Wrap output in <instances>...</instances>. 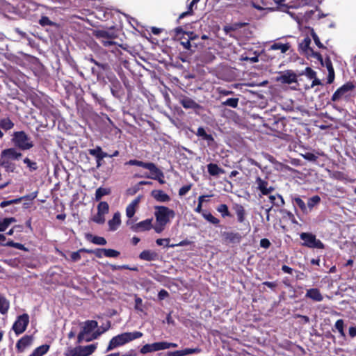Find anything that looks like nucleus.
Segmentation results:
<instances>
[{"instance_id":"f257e3e1","label":"nucleus","mask_w":356,"mask_h":356,"mask_svg":"<svg viewBox=\"0 0 356 356\" xmlns=\"http://www.w3.org/2000/svg\"><path fill=\"white\" fill-rule=\"evenodd\" d=\"M154 216L156 224L154 229L156 233H161L171 219L175 218V212L165 206H154Z\"/></svg>"},{"instance_id":"f03ea898","label":"nucleus","mask_w":356,"mask_h":356,"mask_svg":"<svg viewBox=\"0 0 356 356\" xmlns=\"http://www.w3.org/2000/svg\"><path fill=\"white\" fill-rule=\"evenodd\" d=\"M126 165H136V166H139V167H142L143 168L147 169L149 170L151 175H145V177L153 179H158L161 184L164 183V180L163 179V172L154 163L143 162L142 161H138L136 159H131L126 163Z\"/></svg>"},{"instance_id":"7ed1b4c3","label":"nucleus","mask_w":356,"mask_h":356,"mask_svg":"<svg viewBox=\"0 0 356 356\" xmlns=\"http://www.w3.org/2000/svg\"><path fill=\"white\" fill-rule=\"evenodd\" d=\"M142 336L143 333L140 332H124L117 335L110 341L107 348V351H110L118 346H122L136 339L140 338Z\"/></svg>"},{"instance_id":"20e7f679","label":"nucleus","mask_w":356,"mask_h":356,"mask_svg":"<svg viewBox=\"0 0 356 356\" xmlns=\"http://www.w3.org/2000/svg\"><path fill=\"white\" fill-rule=\"evenodd\" d=\"M93 35L105 47L116 45L115 40L118 38V34L113 31L108 30H95L93 31Z\"/></svg>"},{"instance_id":"39448f33","label":"nucleus","mask_w":356,"mask_h":356,"mask_svg":"<svg viewBox=\"0 0 356 356\" xmlns=\"http://www.w3.org/2000/svg\"><path fill=\"white\" fill-rule=\"evenodd\" d=\"M12 142L21 150H27L33 147V143L24 131H15Z\"/></svg>"},{"instance_id":"423d86ee","label":"nucleus","mask_w":356,"mask_h":356,"mask_svg":"<svg viewBox=\"0 0 356 356\" xmlns=\"http://www.w3.org/2000/svg\"><path fill=\"white\" fill-rule=\"evenodd\" d=\"M286 119L285 118L274 117L268 120V126L274 132L278 134H286Z\"/></svg>"},{"instance_id":"0eeeda50","label":"nucleus","mask_w":356,"mask_h":356,"mask_svg":"<svg viewBox=\"0 0 356 356\" xmlns=\"http://www.w3.org/2000/svg\"><path fill=\"white\" fill-rule=\"evenodd\" d=\"M254 184L256 185V189L260 193V197L263 195H268L275 191V188L269 184L267 177L262 179L260 176H257Z\"/></svg>"},{"instance_id":"6e6552de","label":"nucleus","mask_w":356,"mask_h":356,"mask_svg":"<svg viewBox=\"0 0 356 356\" xmlns=\"http://www.w3.org/2000/svg\"><path fill=\"white\" fill-rule=\"evenodd\" d=\"M355 88V85L351 82L348 81L339 87L332 95L331 100L333 102H337L341 99L343 97H346L347 93L353 91Z\"/></svg>"},{"instance_id":"1a4fd4ad","label":"nucleus","mask_w":356,"mask_h":356,"mask_svg":"<svg viewBox=\"0 0 356 356\" xmlns=\"http://www.w3.org/2000/svg\"><path fill=\"white\" fill-rule=\"evenodd\" d=\"M174 37L176 40L180 41L181 45L183 46V47L185 49L193 51L192 48V43L190 41V39L188 38V37H185L186 35L187 32L184 31L181 26H178L174 29Z\"/></svg>"},{"instance_id":"9d476101","label":"nucleus","mask_w":356,"mask_h":356,"mask_svg":"<svg viewBox=\"0 0 356 356\" xmlns=\"http://www.w3.org/2000/svg\"><path fill=\"white\" fill-rule=\"evenodd\" d=\"M29 322V316L27 314H23L18 316L17 321L15 322L13 330L17 334L24 332Z\"/></svg>"},{"instance_id":"9b49d317","label":"nucleus","mask_w":356,"mask_h":356,"mask_svg":"<svg viewBox=\"0 0 356 356\" xmlns=\"http://www.w3.org/2000/svg\"><path fill=\"white\" fill-rule=\"evenodd\" d=\"M244 236V234L236 231H227L222 233V237L225 242L234 244L239 243Z\"/></svg>"},{"instance_id":"f8f14e48","label":"nucleus","mask_w":356,"mask_h":356,"mask_svg":"<svg viewBox=\"0 0 356 356\" xmlns=\"http://www.w3.org/2000/svg\"><path fill=\"white\" fill-rule=\"evenodd\" d=\"M300 238L303 241L302 245H323L320 240L316 239V235L310 232L301 233Z\"/></svg>"},{"instance_id":"ddd939ff","label":"nucleus","mask_w":356,"mask_h":356,"mask_svg":"<svg viewBox=\"0 0 356 356\" xmlns=\"http://www.w3.org/2000/svg\"><path fill=\"white\" fill-rule=\"evenodd\" d=\"M22 156V154L19 152H17L16 149L7 148L1 151V157L6 158L10 160H19Z\"/></svg>"},{"instance_id":"4468645a","label":"nucleus","mask_w":356,"mask_h":356,"mask_svg":"<svg viewBox=\"0 0 356 356\" xmlns=\"http://www.w3.org/2000/svg\"><path fill=\"white\" fill-rule=\"evenodd\" d=\"M232 209L234 211L236 216L237 221L239 223H243L246 218V211L244 207L238 203H235L232 206Z\"/></svg>"},{"instance_id":"2eb2a0df","label":"nucleus","mask_w":356,"mask_h":356,"mask_svg":"<svg viewBox=\"0 0 356 356\" xmlns=\"http://www.w3.org/2000/svg\"><path fill=\"white\" fill-rule=\"evenodd\" d=\"M132 228L136 232H144L150 230L152 228L154 229V226L152 225V219H146L140 221L134 225Z\"/></svg>"},{"instance_id":"dca6fc26","label":"nucleus","mask_w":356,"mask_h":356,"mask_svg":"<svg viewBox=\"0 0 356 356\" xmlns=\"http://www.w3.org/2000/svg\"><path fill=\"white\" fill-rule=\"evenodd\" d=\"M88 153L96 159L97 168H99L102 165V161L104 159V154H102V149L100 146H97L94 149H89Z\"/></svg>"},{"instance_id":"f3484780","label":"nucleus","mask_w":356,"mask_h":356,"mask_svg":"<svg viewBox=\"0 0 356 356\" xmlns=\"http://www.w3.org/2000/svg\"><path fill=\"white\" fill-rule=\"evenodd\" d=\"M111 91L112 95L118 99H120L124 95V90L118 79L111 82Z\"/></svg>"},{"instance_id":"a211bd4d","label":"nucleus","mask_w":356,"mask_h":356,"mask_svg":"<svg viewBox=\"0 0 356 356\" xmlns=\"http://www.w3.org/2000/svg\"><path fill=\"white\" fill-rule=\"evenodd\" d=\"M292 204L296 211V208L298 207L303 213H308L307 204L298 195H291Z\"/></svg>"},{"instance_id":"6ab92c4d","label":"nucleus","mask_w":356,"mask_h":356,"mask_svg":"<svg viewBox=\"0 0 356 356\" xmlns=\"http://www.w3.org/2000/svg\"><path fill=\"white\" fill-rule=\"evenodd\" d=\"M196 135L202 140H206L209 146H211L215 143L213 136L207 134L202 127H198Z\"/></svg>"},{"instance_id":"aec40b11","label":"nucleus","mask_w":356,"mask_h":356,"mask_svg":"<svg viewBox=\"0 0 356 356\" xmlns=\"http://www.w3.org/2000/svg\"><path fill=\"white\" fill-rule=\"evenodd\" d=\"M151 195L159 202H168L170 200V197L162 190H153Z\"/></svg>"},{"instance_id":"412c9836","label":"nucleus","mask_w":356,"mask_h":356,"mask_svg":"<svg viewBox=\"0 0 356 356\" xmlns=\"http://www.w3.org/2000/svg\"><path fill=\"white\" fill-rule=\"evenodd\" d=\"M32 342L33 337L26 335L17 341L16 348L19 352L22 353L25 350L26 348L29 346Z\"/></svg>"},{"instance_id":"4be33fe9","label":"nucleus","mask_w":356,"mask_h":356,"mask_svg":"<svg viewBox=\"0 0 356 356\" xmlns=\"http://www.w3.org/2000/svg\"><path fill=\"white\" fill-rule=\"evenodd\" d=\"M330 178H332L333 179L341 181H344V182L353 183L355 181L354 179H350L348 177V176L346 174H345L343 172L338 171V170L333 171L330 175Z\"/></svg>"},{"instance_id":"5701e85b","label":"nucleus","mask_w":356,"mask_h":356,"mask_svg":"<svg viewBox=\"0 0 356 356\" xmlns=\"http://www.w3.org/2000/svg\"><path fill=\"white\" fill-rule=\"evenodd\" d=\"M268 195H269L268 197H269L270 202L273 206L277 207V208H281L284 206V204H285L284 200L280 194H279V193H276L275 195L270 194Z\"/></svg>"},{"instance_id":"b1692460","label":"nucleus","mask_w":356,"mask_h":356,"mask_svg":"<svg viewBox=\"0 0 356 356\" xmlns=\"http://www.w3.org/2000/svg\"><path fill=\"white\" fill-rule=\"evenodd\" d=\"M0 166L5 169L7 172H14L16 169V165L12 160L4 158H0Z\"/></svg>"},{"instance_id":"393cba45","label":"nucleus","mask_w":356,"mask_h":356,"mask_svg":"<svg viewBox=\"0 0 356 356\" xmlns=\"http://www.w3.org/2000/svg\"><path fill=\"white\" fill-rule=\"evenodd\" d=\"M283 83L291 84L297 81V76L295 73L291 71H286L284 74L279 78Z\"/></svg>"},{"instance_id":"a878e982","label":"nucleus","mask_w":356,"mask_h":356,"mask_svg":"<svg viewBox=\"0 0 356 356\" xmlns=\"http://www.w3.org/2000/svg\"><path fill=\"white\" fill-rule=\"evenodd\" d=\"M305 296L316 302H321L323 299L320 291L316 288L307 290Z\"/></svg>"},{"instance_id":"bb28decb","label":"nucleus","mask_w":356,"mask_h":356,"mask_svg":"<svg viewBox=\"0 0 356 356\" xmlns=\"http://www.w3.org/2000/svg\"><path fill=\"white\" fill-rule=\"evenodd\" d=\"M120 223V212H116L114 213L112 219L109 220L108 222L109 230L115 231L119 227Z\"/></svg>"},{"instance_id":"cd10ccee","label":"nucleus","mask_w":356,"mask_h":356,"mask_svg":"<svg viewBox=\"0 0 356 356\" xmlns=\"http://www.w3.org/2000/svg\"><path fill=\"white\" fill-rule=\"evenodd\" d=\"M180 104H181V106L184 108H187V109L188 108L199 109L201 107L199 104L195 102L193 99H192L189 97H185L184 98H183L181 100Z\"/></svg>"},{"instance_id":"c85d7f7f","label":"nucleus","mask_w":356,"mask_h":356,"mask_svg":"<svg viewBox=\"0 0 356 356\" xmlns=\"http://www.w3.org/2000/svg\"><path fill=\"white\" fill-rule=\"evenodd\" d=\"M95 253L98 257H101L102 254L108 257H117L120 255V252L113 249H98Z\"/></svg>"},{"instance_id":"c756f323","label":"nucleus","mask_w":356,"mask_h":356,"mask_svg":"<svg viewBox=\"0 0 356 356\" xmlns=\"http://www.w3.org/2000/svg\"><path fill=\"white\" fill-rule=\"evenodd\" d=\"M207 171L211 176L213 177L218 176L220 174L225 172V170L222 168H220L217 164L213 163H209L207 165Z\"/></svg>"},{"instance_id":"7c9ffc66","label":"nucleus","mask_w":356,"mask_h":356,"mask_svg":"<svg viewBox=\"0 0 356 356\" xmlns=\"http://www.w3.org/2000/svg\"><path fill=\"white\" fill-rule=\"evenodd\" d=\"M139 257L143 260L151 261L157 259L158 254L154 251L144 250L140 254Z\"/></svg>"},{"instance_id":"2f4dec72","label":"nucleus","mask_w":356,"mask_h":356,"mask_svg":"<svg viewBox=\"0 0 356 356\" xmlns=\"http://www.w3.org/2000/svg\"><path fill=\"white\" fill-rule=\"evenodd\" d=\"M86 238L88 242L95 245H106V241L104 237L94 236L91 234H86Z\"/></svg>"},{"instance_id":"473e14b6","label":"nucleus","mask_w":356,"mask_h":356,"mask_svg":"<svg viewBox=\"0 0 356 356\" xmlns=\"http://www.w3.org/2000/svg\"><path fill=\"white\" fill-rule=\"evenodd\" d=\"M291 46L289 42L282 44L281 42H275L269 48V50H280L284 54L291 49Z\"/></svg>"},{"instance_id":"72a5a7b5","label":"nucleus","mask_w":356,"mask_h":356,"mask_svg":"<svg viewBox=\"0 0 356 356\" xmlns=\"http://www.w3.org/2000/svg\"><path fill=\"white\" fill-rule=\"evenodd\" d=\"M216 211L220 213L221 217L222 218H232L233 215L231 213V212L229 210V207L225 204H219L216 208Z\"/></svg>"},{"instance_id":"f704fd0d","label":"nucleus","mask_w":356,"mask_h":356,"mask_svg":"<svg viewBox=\"0 0 356 356\" xmlns=\"http://www.w3.org/2000/svg\"><path fill=\"white\" fill-rule=\"evenodd\" d=\"M311 39L307 36L304 38V40L299 44L300 49L302 51L303 53L309 55L311 54V49H313L310 47Z\"/></svg>"},{"instance_id":"c9c22d12","label":"nucleus","mask_w":356,"mask_h":356,"mask_svg":"<svg viewBox=\"0 0 356 356\" xmlns=\"http://www.w3.org/2000/svg\"><path fill=\"white\" fill-rule=\"evenodd\" d=\"M14 126V122L8 117L0 119V128L5 131L12 129Z\"/></svg>"},{"instance_id":"e433bc0d","label":"nucleus","mask_w":356,"mask_h":356,"mask_svg":"<svg viewBox=\"0 0 356 356\" xmlns=\"http://www.w3.org/2000/svg\"><path fill=\"white\" fill-rule=\"evenodd\" d=\"M321 202V197L318 195H314L309 198L307 203V211H311L313 208Z\"/></svg>"},{"instance_id":"4c0bfd02","label":"nucleus","mask_w":356,"mask_h":356,"mask_svg":"<svg viewBox=\"0 0 356 356\" xmlns=\"http://www.w3.org/2000/svg\"><path fill=\"white\" fill-rule=\"evenodd\" d=\"M97 325V322L95 321H87L85 322L82 331L87 334L95 329Z\"/></svg>"},{"instance_id":"58836bf2","label":"nucleus","mask_w":356,"mask_h":356,"mask_svg":"<svg viewBox=\"0 0 356 356\" xmlns=\"http://www.w3.org/2000/svg\"><path fill=\"white\" fill-rule=\"evenodd\" d=\"M202 216L206 220L216 226L218 225L220 222L218 218L213 216L210 212L207 211L202 212Z\"/></svg>"},{"instance_id":"ea45409f","label":"nucleus","mask_w":356,"mask_h":356,"mask_svg":"<svg viewBox=\"0 0 356 356\" xmlns=\"http://www.w3.org/2000/svg\"><path fill=\"white\" fill-rule=\"evenodd\" d=\"M110 193V188L103 187L98 188L95 191V201H99L103 196L109 195Z\"/></svg>"},{"instance_id":"a19ab883","label":"nucleus","mask_w":356,"mask_h":356,"mask_svg":"<svg viewBox=\"0 0 356 356\" xmlns=\"http://www.w3.org/2000/svg\"><path fill=\"white\" fill-rule=\"evenodd\" d=\"M79 349L83 354V356H88L91 355L96 349V346L91 344L86 346H78Z\"/></svg>"},{"instance_id":"79ce46f5","label":"nucleus","mask_w":356,"mask_h":356,"mask_svg":"<svg viewBox=\"0 0 356 356\" xmlns=\"http://www.w3.org/2000/svg\"><path fill=\"white\" fill-rule=\"evenodd\" d=\"M49 348V345H42L40 347L37 348L29 356H42L48 351Z\"/></svg>"},{"instance_id":"37998d69","label":"nucleus","mask_w":356,"mask_h":356,"mask_svg":"<svg viewBox=\"0 0 356 356\" xmlns=\"http://www.w3.org/2000/svg\"><path fill=\"white\" fill-rule=\"evenodd\" d=\"M215 58V56L209 51H206L200 55L201 61L206 63L212 62Z\"/></svg>"},{"instance_id":"c03bdc74","label":"nucleus","mask_w":356,"mask_h":356,"mask_svg":"<svg viewBox=\"0 0 356 356\" xmlns=\"http://www.w3.org/2000/svg\"><path fill=\"white\" fill-rule=\"evenodd\" d=\"M15 222H16V219L13 217L4 218L2 221H0V232L5 231L10 223Z\"/></svg>"},{"instance_id":"a18cd8bd","label":"nucleus","mask_w":356,"mask_h":356,"mask_svg":"<svg viewBox=\"0 0 356 356\" xmlns=\"http://www.w3.org/2000/svg\"><path fill=\"white\" fill-rule=\"evenodd\" d=\"M239 99L236 97L228 98L225 101L222 102V106H229L233 108H236L238 105Z\"/></svg>"},{"instance_id":"49530a36","label":"nucleus","mask_w":356,"mask_h":356,"mask_svg":"<svg viewBox=\"0 0 356 356\" xmlns=\"http://www.w3.org/2000/svg\"><path fill=\"white\" fill-rule=\"evenodd\" d=\"M9 309V302L3 297L0 295V312L2 314L7 313Z\"/></svg>"},{"instance_id":"de8ad7c7","label":"nucleus","mask_w":356,"mask_h":356,"mask_svg":"<svg viewBox=\"0 0 356 356\" xmlns=\"http://www.w3.org/2000/svg\"><path fill=\"white\" fill-rule=\"evenodd\" d=\"M110 326H111L110 322H109V321H108V323H107V325H106V327H104V328L103 329V330H102V331L97 330V331L94 332L92 334L91 337H87V338L86 339V341L89 342V341H92V340H93V339H97V338L99 336H100L103 332H106V330L110 327Z\"/></svg>"},{"instance_id":"09e8293b","label":"nucleus","mask_w":356,"mask_h":356,"mask_svg":"<svg viewBox=\"0 0 356 356\" xmlns=\"http://www.w3.org/2000/svg\"><path fill=\"white\" fill-rule=\"evenodd\" d=\"M91 220L97 224L103 225L105 221V215L97 211V213L91 217Z\"/></svg>"},{"instance_id":"8fccbe9b","label":"nucleus","mask_w":356,"mask_h":356,"mask_svg":"<svg viewBox=\"0 0 356 356\" xmlns=\"http://www.w3.org/2000/svg\"><path fill=\"white\" fill-rule=\"evenodd\" d=\"M92 250H86L85 248L80 249L76 252H74L70 253V258L72 261H78L81 258V254L83 252H92Z\"/></svg>"},{"instance_id":"3c124183","label":"nucleus","mask_w":356,"mask_h":356,"mask_svg":"<svg viewBox=\"0 0 356 356\" xmlns=\"http://www.w3.org/2000/svg\"><path fill=\"white\" fill-rule=\"evenodd\" d=\"M97 211L106 215L109 211V205L106 202H100L97 205Z\"/></svg>"},{"instance_id":"603ef678","label":"nucleus","mask_w":356,"mask_h":356,"mask_svg":"<svg viewBox=\"0 0 356 356\" xmlns=\"http://www.w3.org/2000/svg\"><path fill=\"white\" fill-rule=\"evenodd\" d=\"M23 161L25 164H26V166L29 168L31 172L37 170L38 169V165L37 163L35 161H32L29 158H25Z\"/></svg>"},{"instance_id":"864d4df0","label":"nucleus","mask_w":356,"mask_h":356,"mask_svg":"<svg viewBox=\"0 0 356 356\" xmlns=\"http://www.w3.org/2000/svg\"><path fill=\"white\" fill-rule=\"evenodd\" d=\"M22 199H24V197L13 199V200H10L3 201V202H1L0 203V207L1 208H4V207H6L7 206H9V205H11V204H18V203H19L22 201Z\"/></svg>"},{"instance_id":"5fc2aeb1","label":"nucleus","mask_w":356,"mask_h":356,"mask_svg":"<svg viewBox=\"0 0 356 356\" xmlns=\"http://www.w3.org/2000/svg\"><path fill=\"white\" fill-rule=\"evenodd\" d=\"M311 35L316 44V45L320 49H325L326 47L323 45V44L320 41V39L318 35L315 33L314 29H312Z\"/></svg>"},{"instance_id":"6e6d98bb","label":"nucleus","mask_w":356,"mask_h":356,"mask_svg":"<svg viewBox=\"0 0 356 356\" xmlns=\"http://www.w3.org/2000/svg\"><path fill=\"white\" fill-rule=\"evenodd\" d=\"M39 24L42 26H53L54 23L49 19V18L47 16H42V17L39 20Z\"/></svg>"},{"instance_id":"4d7b16f0","label":"nucleus","mask_w":356,"mask_h":356,"mask_svg":"<svg viewBox=\"0 0 356 356\" xmlns=\"http://www.w3.org/2000/svg\"><path fill=\"white\" fill-rule=\"evenodd\" d=\"M343 325H344V323L342 319L337 320V322L335 323V325H334L336 329L339 331L340 334L343 337L345 336V333L343 332Z\"/></svg>"},{"instance_id":"13d9d810","label":"nucleus","mask_w":356,"mask_h":356,"mask_svg":"<svg viewBox=\"0 0 356 356\" xmlns=\"http://www.w3.org/2000/svg\"><path fill=\"white\" fill-rule=\"evenodd\" d=\"M151 346H152L153 351H157V350L165 349V341L156 342V343H152Z\"/></svg>"},{"instance_id":"bf43d9fd","label":"nucleus","mask_w":356,"mask_h":356,"mask_svg":"<svg viewBox=\"0 0 356 356\" xmlns=\"http://www.w3.org/2000/svg\"><path fill=\"white\" fill-rule=\"evenodd\" d=\"M136 213V207L129 204L126 208V215L129 218H131Z\"/></svg>"},{"instance_id":"052dcab7","label":"nucleus","mask_w":356,"mask_h":356,"mask_svg":"<svg viewBox=\"0 0 356 356\" xmlns=\"http://www.w3.org/2000/svg\"><path fill=\"white\" fill-rule=\"evenodd\" d=\"M192 187V184L184 185L179 190V195L184 196L185 195Z\"/></svg>"},{"instance_id":"680f3d73","label":"nucleus","mask_w":356,"mask_h":356,"mask_svg":"<svg viewBox=\"0 0 356 356\" xmlns=\"http://www.w3.org/2000/svg\"><path fill=\"white\" fill-rule=\"evenodd\" d=\"M309 56L316 58L318 60L320 61L321 64L322 65H324V61L322 55L319 52L314 51V49H311V54Z\"/></svg>"},{"instance_id":"e2e57ef3","label":"nucleus","mask_w":356,"mask_h":356,"mask_svg":"<svg viewBox=\"0 0 356 356\" xmlns=\"http://www.w3.org/2000/svg\"><path fill=\"white\" fill-rule=\"evenodd\" d=\"M303 157L305 159L309 161H312V162H314L316 161V159H318V156H316L314 154L312 153V152H306L304 155H303Z\"/></svg>"},{"instance_id":"0e129e2a","label":"nucleus","mask_w":356,"mask_h":356,"mask_svg":"<svg viewBox=\"0 0 356 356\" xmlns=\"http://www.w3.org/2000/svg\"><path fill=\"white\" fill-rule=\"evenodd\" d=\"M305 74L310 79H313L316 76V72L309 67H306Z\"/></svg>"},{"instance_id":"69168bd1","label":"nucleus","mask_w":356,"mask_h":356,"mask_svg":"<svg viewBox=\"0 0 356 356\" xmlns=\"http://www.w3.org/2000/svg\"><path fill=\"white\" fill-rule=\"evenodd\" d=\"M201 350L198 348H186L184 350H181L183 356L188 355V354H193L196 353H200Z\"/></svg>"},{"instance_id":"338daca9","label":"nucleus","mask_w":356,"mask_h":356,"mask_svg":"<svg viewBox=\"0 0 356 356\" xmlns=\"http://www.w3.org/2000/svg\"><path fill=\"white\" fill-rule=\"evenodd\" d=\"M152 351H153V350H152V346H151V344H145L140 349V353L142 354H146L147 353H150Z\"/></svg>"},{"instance_id":"774afa93","label":"nucleus","mask_w":356,"mask_h":356,"mask_svg":"<svg viewBox=\"0 0 356 356\" xmlns=\"http://www.w3.org/2000/svg\"><path fill=\"white\" fill-rule=\"evenodd\" d=\"M324 62H325V67L327 69L328 72H330L331 70H334V67H333V65H332V63L331 59L330 58V57H327L325 59Z\"/></svg>"}]
</instances>
